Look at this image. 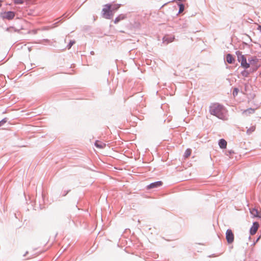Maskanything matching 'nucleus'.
Instances as JSON below:
<instances>
[{"label":"nucleus","instance_id":"1","mask_svg":"<svg viewBox=\"0 0 261 261\" xmlns=\"http://www.w3.org/2000/svg\"><path fill=\"white\" fill-rule=\"evenodd\" d=\"M210 113L211 115L217 118L224 120L226 118L225 109L222 105L219 103H214L210 107Z\"/></svg>","mask_w":261,"mask_h":261},{"label":"nucleus","instance_id":"2","mask_svg":"<svg viewBox=\"0 0 261 261\" xmlns=\"http://www.w3.org/2000/svg\"><path fill=\"white\" fill-rule=\"evenodd\" d=\"M120 7V4L112 5L108 4L105 5V7L102 10L103 17L107 19H111L113 16L114 12L116 11Z\"/></svg>","mask_w":261,"mask_h":261},{"label":"nucleus","instance_id":"3","mask_svg":"<svg viewBox=\"0 0 261 261\" xmlns=\"http://www.w3.org/2000/svg\"><path fill=\"white\" fill-rule=\"evenodd\" d=\"M15 16V13L13 11H9L2 12L0 14V17L3 19L12 20Z\"/></svg>","mask_w":261,"mask_h":261},{"label":"nucleus","instance_id":"4","mask_svg":"<svg viewBox=\"0 0 261 261\" xmlns=\"http://www.w3.org/2000/svg\"><path fill=\"white\" fill-rule=\"evenodd\" d=\"M238 61L241 63V67L244 69H248L250 67V63H247L245 56H239Z\"/></svg>","mask_w":261,"mask_h":261},{"label":"nucleus","instance_id":"5","mask_svg":"<svg viewBox=\"0 0 261 261\" xmlns=\"http://www.w3.org/2000/svg\"><path fill=\"white\" fill-rule=\"evenodd\" d=\"M226 239L228 244L232 243L234 241V234L230 229H228L226 231Z\"/></svg>","mask_w":261,"mask_h":261},{"label":"nucleus","instance_id":"6","mask_svg":"<svg viewBox=\"0 0 261 261\" xmlns=\"http://www.w3.org/2000/svg\"><path fill=\"white\" fill-rule=\"evenodd\" d=\"M163 185V182L162 181H157L152 182L147 186V189H151L159 188Z\"/></svg>","mask_w":261,"mask_h":261},{"label":"nucleus","instance_id":"7","mask_svg":"<svg viewBox=\"0 0 261 261\" xmlns=\"http://www.w3.org/2000/svg\"><path fill=\"white\" fill-rule=\"evenodd\" d=\"M259 227V223L257 222L253 223L252 226L250 229V233L251 235L254 234Z\"/></svg>","mask_w":261,"mask_h":261},{"label":"nucleus","instance_id":"8","mask_svg":"<svg viewBox=\"0 0 261 261\" xmlns=\"http://www.w3.org/2000/svg\"><path fill=\"white\" fill-rule=\"evenodd\" d=\"M175 38L173 36L166 35L163 38V43L165 44H168L172 42L174 40Z\"/></svg>","mask_w":261,"mask_h":261},{"label":"nucleus","instance_id":"9","mask_svg":"<svg viewBox=\"0 0 261 261\" xmlns=\"http://www.w3.org/2000/svg\"><path fill=\"white\" fill-rule=\"evenodd\" d=\"M126 17H127L126 14H121L119 15L117 17L115 18V19L114 20V23H118L121 20H124L125 18H126Z\"/></svg>","mask_w":261,"mask_h":261},{"label":"nucleus","instance_id":"10","mask_svg":"<svg viewBox=\"0 0 261 261\" xmlns=\"http://www.w3.org/2000/svg\"><path fill=\"white\" fill-rule=\"evenodd\" d=\"M226 60L229 64H233L234 61V58L230 54H227L226 56Z\"/></svg>","mask_w":261,"mask_h":261},{"label":"nucleus","instance_id":"11","mask_svg":"<svg viewBox=\"0 0 261 261\" xmlns=\"http://www.w3.org/2000/svg\"><path fill=\"white\" fill-rule=\"evenodd\" d=\"M219 147L222 149H225L227 146V142L224 139H221L218 143Z\"/></svg>","mask_w":261,"mask_h":261},{"label":"nucleus","instance_id":"12","mask_svg":"<svg viewBox=\"0 0 261 261\" xmlns=\"http://www.w3.org/2000/svg\"><path fill=\"white\" fill-rule=\"evenodd\" d=\"M95 146L98 148H103L106 147V144L98 140H96L94 143Z\"/></svg>","mask_w":261,"mask_h":261},{"label":"nucleus","instance_id":"13","mask_svg":"<svg viewBox=\"0 0 261 261\" xmlns=\"http://www.w3.org/2000/svg\"><path fill=\"white\" fill-rule=\"evenodd\" d=\"M250 214L253 215L254 217H259L260 218V217L258 215V211L257 209H256L255 208H252L251 210H250Z\"/></svg>","mask_w":261,"mask_h":261},{"label":"nucleus","instance_id":"14","mask_svg":"<svg viewBox=\"0 0 261 261\" xmlns=\"http://www.w3.org/2000/svg\"><path fill=\"white\" fill-rule=\"evenodd\" d=\"M258 61V59H257L256 57H252L248 59V63H250V65H255L257 63Z\"/></svg>","mask_w":261,"mask_h":261},{"label":"nucleus","instance_id":"15","mask_svg":"<svg viewBox=\"0 0 261 261\" xmlns=\"http://www.w3.org/2000/svg\"><path fill=\"white\" fill-rule=\"evenodd\" d=\"M247 69H245L243 71L241 72V74L243 76L248 77L249 75L251 73V71L249 70H246Z\"/></svg>","mask_w":261,"mask_h":261},{"label":"nucleus","instance_id":"16","mask_svg":"<svg viewBox=\"0 0 261 261\" xmlns=\"http://www.w3.org/2000/svg\"><path fill=\"white\" fill-rule=\"evenodd\" d=\"M178 6L179 7L178 13H182L185 9V5L182 3H178Z\"/></svg>","mask_w":261,"mask_h":261},{"label":"nucleus","instance_id":"17","mask_svg":"<svg viewBox=\"0 0 261 261\" xmlns=\"http://www.w3.org/2000/svg\"><path fill=\"white\" fill-rule=\"evenodd\" d=\"M6 31L11 33L13 32H18L19 31V30L14 28L13 27H10L9 28H7L6 29Z\"/></svg>","mask_w":261,"mask_h":261},{"label":"nucleus","instance_id":"18","mask_svg":"<svg viewBox=\"0 0 261 261\" xmlns=\"http://www.w3.org/2000/svg\"><path fill=\"white\" fill-rule=\"evenodd\" d=\"M191 153V149H187L184 153V157L185 158H188Z\"/></svg>","mask_w":261,"mask_h":261},{"label":"nucleus","instance_id":"19","mask_svg":"<svg viewBox=\"0 0 261 261\" xmlns=\"http://www.w3.org/2000/svg\"><path fill=\"white\" fill-rule=\"evenodd\" d=\"M255 126H251V127H250L249 129H248L247 130V134H251L252 132H253L254 130H255Z\"/></svg>","mask_w":261,"mask_h":261},{"label":"nucleus","instance_id":"20","mask_svg":"<svg viewBox=\"0 0 261 261\" xmlns=\"http://www.w3.org/2000/svg\"><path fill=\"white\" fill-rule=\"evenodd\" d=\"M255 112V110L254 109L249 108L245 110L244 113H248V114H253Z\"/></svg>","mask_w":261,"mask_h":261},{"label":"nucleus","instance_id":"21","mask_svg":"<svg viewBox=\"0 0 261 261\" xmlns=\"http://www.w3.org/2000/svg\"><path fill=\"white\" fill-rule=\"evenodd\" d=\"M14 3L16 5H19L23 4L24 0H12Z\"/></svg>","mask_w":261,"mask_h":261},{"label":"nucleus","instance_id":"22","mask_svg":"<svg viewBox=\"0 0 261 261\" xmlns=\"http://www.w3.org/2000/svg\"><path fill=\"white\" fill-rule=\"evenodd\" d=\"M239 91V90L238 88H234L232 92L233 96H236L238 95Z\"/></svg>","mask_w":261,"mask_h":261},{"label":"nucleus","instance_id":"23","mask_svg":"<svg viewBox=\"0 0 261 261\" xmlns=\"http://www.w3.org/2000/svg\"><path fill=\"white\" fill-rule=\"evenodd\" d=\"M75 43V41L73 40H70L68 44L67 45L68 49H70L71 46Z\"/></svg>","mask_w":261,"mask_h":261},{"label":"nucleus","instance_id":"24","mask_svg":"<svg viewBox=\"0 0 261 261\" xmlns=\"http://www.w3.org/2000/svg\"><path fill=\"white\" fill-rule=\"evenodd\" d=\"M7 122V118H5L0 121V127L3 126L5 123Z\"/></svg>","mask_w":261,"mask_h":261},{"label":"nucleus","instance_id":"25","mask_svg":"<svg viewBox=\"0 0 261 261\" xmlns=\"http://www.w3.org/2000/svg\"><path fill=\"white\" fill-rule=\"evenodd\" d=\"M257 67H253V68H250L249 69V71H250L251 73H252V72H253L254 71H256L257 70Z\"/></svg>","mask_w":261,"mask_h":261},{"label":"nucleus","instance_id":"26","mask_svg":"<svg viewBox=\"0 0 261 261\" xmlns=\"http://www.w3.org/2000/svg\"><path fill=\"white\" fill-rule=\"evenodd\" d=\"M70 191V190H68V191H64L62 193V196H65L68 193V192Z\"/></svg>","mask_w":261,"mask_h":261},{"label":"nucleus","instance_id":"27","mask_svg":"<svg viewBox=\"0 0 261 261\" xmlns=\"http://www.w3.org/2000/svg\"><path fill=\"white\" fill-rule=\"evenodd\" d=\"M236 55H237L238 58L239 56H243V55H242V53L240 51H236Z\"/></svg>","mask_w":261,"mask_h":261},{"label":"nucleus","instance_id":"28","mask_svg":"<svg viewBox=\"0 0 261 261\" xmlns=\"http://www.w3.org/2000/svg\"><path fill=\"white\" fill-rule=\"evenodd\" d=\"M257 30H259L260 31V32L261 33V25H259L258 26Z\"/></svg>","mask_w":261,"mask_h":261},{"label":"nucleus","instance_id":"29","mask_svg":"<svg viewBox=\"0 0 261 261\" xmlns=\"http://www.w3.org/2000/svg\"><path fill=\"white\" fill-rule=\"evenodd\" d=\"M68 16V15H67L66 13H65L63 15L62 17H63L64 18H66V17H67Z\"/></svg>","mask_w":261,"mask_h":261},{"label":"nucleus","instance_id":"30","mask_svg":"<svg viewBox=\"0 0 261 261\" xmlns=\"http://www.w3.org/2000/svg\"><path fill=\"white\" fill-rule=\"evenodd\" d=\"M229 154H231L232 153H233L234 152L232 150L228 151Z\"/></svg>","mask_w":261,"mask_h":261},{"label":"nucleus","instance_id":"31","mask_svg":"<svg viewBox=\"0 0 261 261\" xmlns=\"http://www.w3.org/2000/svg\"><path fill=\"white\" fill-rule=\"evenodd\" d=\"M216 255H215V254H213L210 256H208L209 257H215Z\"/></svg>","mask_w":261,"mask_h":261},{"label":"nucleus","instance_id":"32","mask_svg":"<svg viewBox=\"0 0 261 261\" xmlns=\"http://www.w3.org/2000/svg\"><path fill=\"white\" fill-rule=\"evenodd\" d=\"M28 253V251H27V252H25V253L24 254V255H23V256H25Z\"/></svg>","mask_w":261,"mask_h":261},{"label":"nucleus","instance_id":"33","mask_svg":"<svg viewBox=\"0 0 261 261\" xmlns=\"http://www.w3.org/2000/svg\"><path fill=\"white\" fill-rule=\"evenodd\" d=\"M2 6V1L0 0V7H1Z\"/></svg>","mask_w":261,"mask_h":261},{"label":"nucleus","instance_id":"34","mask_svg":"<svg viewBox=\"0 0 261 261\" xmlns=\"http://www.w3.org/2000/svg\"><path fill=\"white\" fill-rule=\"evenodd\" d=\"M44 41H46V42H49V40H47V39H45V40H44Z\"/></svg>","mask_w":261,"mask_h":261},{"label":"nucleus","instance_id":"35","mask_svg":"<svg viewBox=\"0 0 261 261\" xmlns=\"http://www.w3.org/2000/svg\"><path fill=\"white\" fill-rule=\"evenodd\" d=\"M260 237H259L257 239V240H256V242H257V241H258V240L259 239Z\"/></svg>","mask_w":261,"mask_h":261},{"label":"nucleus","instance_id":"36","mask_svg":"<svg viewBox=\"0 0 261 261\" xmlns=\"http://www.w3.org/2000/svg\"><path fill=\"white\" fill-rule=\"evenodd\" d=\"M93 51H91V54H93Z\"/></svg>","mask_w":261,"mask_h":261}]
</instances>
